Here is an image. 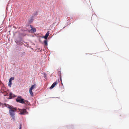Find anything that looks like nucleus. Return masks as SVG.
<instances>
[{
    "label": "nucleus",
    "mask_w": 129,
    "mask_h": 129,
    "mask_svg": "<svg viewBox=\"0 0 129 129\" xmlns=\"http://www.w3.org/2000/svg\"><path fill=\"white\" fill-rule=\"evenodd\" d=\"M8 108L9 109V113L12 119L14 120L15 118V112L17 111V108L12 106H9Z\"/></svg>",
    "instance_id": "f257e3e1"
},
{
    "label": "nucleus",
    "mask_w": 129,
    "mask_h": 129,
    "mask_svg": "<svg viewBox=\"0 0 129 129\" xmlns=\"http://www.w3.org/2000/svg\"><path fill=\"white\" fill-rule=\"evenodd\" d=\"M16 101L17 102L22 104H23L24 102V99H22L21 96L18 97L16 99Z\"/></svg>",
    "instance_id": "f03ea898"
},
{
    "label": "nucleus",
    "mask_w": 129,
    "mask_h": 129,
    "mask_svg": "<svg viewBox=\"0 0 129 129\" xmlns=\"http://www.w3.org/2000/svg\"><path fill=\"white\" fill-rule=\"evenodd\" d=\"M20 114L21 115H25L28 114V113L27 112L25 109H22L20 110Z\"/></svg>",
    "instance_id": "7ed1b4c3"
},
{
    "label": "nucleus",
    "mask_w": 129,
    "mask_h": 129,
    "mask_svg": "<svg viewBox=\"0 0 129 129\" xmlns=\"http://www.w3.org/2000/svg\"><path fill=\"white\" fill-rule=\"evenodd\" d=\"M30 26L31 29L29 31V32L33 33L36 31V29L35 28L33 27L31 25H30Z\"/></svg>",
    "instance_id": "20e7f679"
},
{
    "label": "nucleus",
    "mask_w": 129,
    "mask_h": 129,
    "mask_svg": "<svg viewBox=\"0 0 129 129\" xmlns=\"http://www.w3.org/2000/svg\"><path fill=\"white\" fill-rule=\"evenodd\" d=\"M57 82L56 81L54 82L50 87V89H52L57 84Z\"/></svg>",
    "instance_id": "39448f33"
},
{
    "label": "nucleus",
    "mask_w": 129,
    "mask_h": 129,
    "mask_svg": "<svg viewBox=\"0 0 129 129\" xmlns=\"http://www.w3.org/2000/svg\"><path fill=\"white\" fill-rule=\"evenodd\" d=\"M49 34V31H48L46 34L44 36H43L42 37L44 38L45 39H47L48 36Z\"/></svg>",
    "instance_id": "423d86ee"
},
{
    "label": "nucleus",
    "mask_w": 129,
    "mask_h": 129,
    "mask_svg": "<svg viewBox=\"0 0 129 129\" xmlns=\"http://www.w3.org/2000/svg\"><path fill=\"white\" fill-rule=\"evenodd\" d=\"M32 90L30 89H29V92L30 93V94L31 96H34L33 93V91H32Z\"/></svg>",
    "instance_id": "0eeeda50"
},
{
    "label": "nucleus",
    "mask_w": 129,
    "mask_h": 129,
    "mask_svg": "<svg viewBox=\"0 0 129 129\" xmlns=\"http://www.w3.org/2000/svg\"><path fill=\"white\" fill-rule=\"evenodd\" d=\"M36 87V85L35 84H34L32 85L30 88L29 89H30L31 90H33L34 88H35Z\"/></svg>",
    "instance_id": "6e6552de"
},
{
    "label": "nucleus",
    "mask_w": 129,
    "mask_h": 129,
    "mask_svg": "<svg viewBox=\"0 0 129 129\" xmlns=\"http://www.w3.org/2000/svg\"><path fill=\"white\" fill-rule=\"evenodd\" d=\"M24 102L23 104H27L28 105H29V102H28V101H27L26 100H24Z\"/></svg>",
    "instance_id": "1a4fd4ad"
},
{
    "label": "nucleus",
    "mask_w": 129,
    "mask_h": 129,
    "mask_svg": "<svg viewBox=\"0 0 129 129\" xmlns=\"http://www.w3.org/2000/svg\"><path fill=\"white\" fill-rule=\"evenodd\" d=\"M13 94L12 92H10L9 94V97L10 99L12 98L14 96H13Z\"/></svg>",
    "instance_id": "9d476101"
},
{
    "label": "nucleus",
    "mask_w": 129,
    "mask_h": 129,
    "mask_svg": "<svg viewBox=\"0 0 129 129\" xmlns=\"http://www.w3.org/2000/svg\"><path fill=\"white\" fill-rule=\"evenodd\" d=\"M12 83V82L11 81H9V83L8 84L9 86L11 87V86Z\"/></svg>",
    "instance_id": "9b49d317"
},
{
    "label": "nucleus",
    "mask_w": 129,
    "mask_h": 129,
    "mask_svg": "<svg viewBox=\"0 0 129 129\" xmlns=\"http://www.w3.org/2000/svg\"><path fill=\"white\" fill-rule=\"evenodd\" d=\"M44 43L45 45H47V40H45L44 41Z\"/></svg>",
    "instance_id": "f8f14e48"
},
{
    "label": "nucleus",
    "mask_w": 129,
    "mask_h": 129,
    "mask_svg": "<svg viewBox=\"0 0 129 129\" xmlns=\"http://www.w3.org/2000/svg\"><path fill=\"white\" fill-rule=\"evenodd\" d=\"M14 79V77H12L10 79L9 81H11L12 80H13Z\"/></svg>",
    "instance_id": "ddd939ff"
},
{
    "label": "nucleus",
    "mask_w": 129,
    "mask_h": 129,
    "mask_svg": "<svg viewBox=\"0 0 129 129\" xmlns=\"http://www.w3.org/2000/svg\"><path fill=\"white\" fill-rule=\"evenodd\" d=\"M21 125H20V128L19 129H21Z\"/></svg>",
    "instance_id": "4468645a"
},
{
    "label": "nucleus",
    "mask_w": 129,
    "mask_h": 129,
    "mask_svg": "<svg viewBox=\"0 0 129 129\" xmlns=\"http://www.w3.org/2000/svg\"><path fill=\"white\" fill-rule=\"evenodd\" d=\"M58 74H61V73H60V71L59 72H58Z\"/></svg>",
    "instance_id": "2eb2a0df"
},
{
    "label": "nucleus",
    "mask_w": 129,
    "mask_h": 129,
    "mask_svg": "<svg viewBox=\"0 0 129 129\" xmlns=\"http://www.w3.org/2000/svg\"><path fill=\"white\" fill-rule=\"evenodd\" d=\"M35 13H36V14H35V15H37V12H35Z\"/></svg>",
    "instance_id": "dca6fc26"
}]
</instances>
